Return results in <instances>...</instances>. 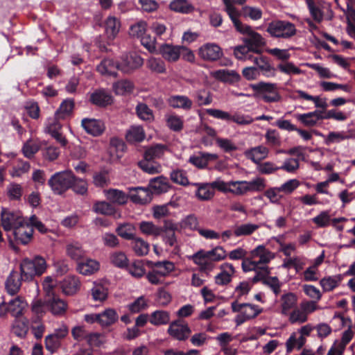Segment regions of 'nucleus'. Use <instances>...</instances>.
<instances>
[{"mask_svg": "<svg viewBox=\"0 0 355 355\" xmlns=\"http://www.w3.org/2000/svg\"><path fill=\"white\" fill-rule=\"evenodd\" d=\"M47 184L57 196H63L69 190L80 196L87 195L88 191L87 181L77 177L71 170L55 172L49 179Z\"/></svg>", "mask_w": 355, "mask_h": 355, "instance_id": "obj_1", "label": "nucleus"}, {"mask_svg": "<svg viewBox=\"0 0 355 355\" xmlns=\"http://www.w3.org/2000/svg\"><path fill=\"white\" fill-rule=\"evenodd\" d=\"M19 268L24 282H31L45 272L46 262L41 256H35L33 259L26 257L21 261Z\"/></svg>", "mask_w": 355, "mask_h": 355, "instance_id": "obj_2", "label": "nucleus"}, {"mask_svg": "<svg viewBox=\"0 0 355 355\" xmlns=\"http://www.w3.org/2000/svg\"><path fill=\"white\" fill-rule=\"evenodd\" d=\"M250 87L254 92V96L263 100L265 103H277L282 99L276 83L261 81L251 85Z\"/></svg>", "mask_w": 355, "mask_h": 355, "instance_id": "obj_3", "label": "nucleus"}, {"mask_svg": "<svg viewBox=\"0 0 355 355\" xmlns=\"http://www.w3.org/2000/svg\"><path fill=\"white\" fill-rule=\"evenodd\" d=\"M34 230L28 220L24 221L21 225L16 227L12 231L14 240L8 236L10 247L15 251H18L19 248L17 245H28L33 238Z\"/></svg>", "mask_w": 355, "mask_h": 355, "instance_id": "obj_4", "label": "nucleus"}, {"mask_svg": "<svg viewBox=\"0 0 355 355\" xmlns=\"http://www.w3.org/2000/svg\"><path fill=\"white\" fill-rule=\"evenodd\" d=\"M231 307L234 313H239L235 318L237 326L256 318L262 311V309H259L257 305L250 303L239 304L237 300L232 302Z\"/></svg>", "mask_w": 355, "mask_h": 355, "instance_id": "obj_5", "label": "nucleus"}, {"mask_svg": "<svg viewBox=\"0 0 355 355\" xmlns=\"http://www.w3.org/2000/svg\"><path fill=\"white\" fill-rule=\"evenodd\" d=\"M266 31L273 37L288 39L296 34L297 29L288 21L274 20L268 24Z\"/></svg>", "mask_w": 355, "mask_h": 355, "instance_id": "obj_6", "label": "nucleus"}, {"mask_svg": "<svg viewBox=\"0 0 355 355\" xmlns=\"http://www.w3.org/2000/svg\"><path fill=\"white\" fill-rule=\"evenodd\" d=\"M240 33L245 35L243 42L250 47L252 52L261 53V49L266 44L265 39L257 32L252 30L249 25L242 24L239 29Z\"/></svg>", "mask_w": 355, "mask_h": 355, "instance_id": "obj_7", "label": "nucleus"}, {"mask_svg": "<svg viewBox=\"0 0 355 355\" xmlns=\"http://www.w3.org/2000/svg\"><path fill=\"white\" fill-rule=\"evenodd\" d=\"M26 219L20 211L3 208L1 212V222L6 232L13 231L16 227L21 225Z\"/></svg>", "mask_w": 355, "mask_h": 355, "instance_id": "obj_8", "label": "nucleus"}, {"mask_svg": "<svg viewBox=\"0 0 355 355\" xmlns=\"http://www.w3.org/2000/svg\"><path fill=\"white\" fill-rule=\"evenodd\" d=\"M144 64V59L136 52L123 55L119 61V71L125 74H131Z\"/></svg>", "mask_w": 355, "mask_h": 355, "instance_id": "obj_9", "label": "nucleus"}, {"mask_svg": "<svg viewBox=\"0 0 355 355\" xmlns=\"http://www.w3.org/2000/svg\"><path fill=\"white\" fill-rule=\"evenodd\" d=\"M205 112L209 116L218 119L224 120L226 121H233L239 125H248L252 122V119H247L243 115H231L227 112H225L218 109H206Z\"/></svg>", "mask_w": 355, "mask_h": 355, "instance_id": "obj_10", "label": "nucleus"}, {"mask_svg": "<svg viewBox=\"0 0 355 355\" xmlns=\"http://www.w3.org/2000/svg\"><path fill=\"white\" fill-rule=\"evenodd\" d=\"M167 332L176 340H185L191 331L187 324H183L181 320H177L170 324Z\"/></svg>", "mask_w": 355, "mask_h": 355, "instance_id": "obj_11", "label": "nucleus"}, {"mask_svg": "<svg viewBox=\"0 0 355 355\" xmlns=\"http://www.w3.org/2000/svg\"><path fill=\"white\" fill-rule=\"evenodd\" d=\"M199 56L207 61H216L223 55L222 49L216 44H206L199 49Z\"/></svg>", "mask_w": 355, "mask_h": 355, "instance_id": "obj_12", "label": "nucleus"}, {"mask_svg": "<svg viewBox=\"0 0 355 355\" xmlns=\"http://www.w3.org/2000/svg\"><path fill=\"white\" fill-rule=\"evenodd\" d=\"M128 199L139 205H145L148 203L150 200V191L147 188L137 187H130L128 189Z\"/></svg>", "mask_w": 355, "mask_h": 355, "instance_id": "obj_13", "label": "nucleus"}, {"mask_svg": "<svg viewBox=\"0 0 355 355\" xmlns=\"http://www.w3.org/2000/svg\"><path fill=\"white\" fill-rule=\"evenodd\" d=\"M81 126L87 134L94 137L101 135L105 129L103 121L96 119H83L81 121Z\"/></svg>", "mask_w": 355, "mask_h": 355, "instance_id": "obj_14", "label": "nucleus"}, {"mask_svg": "<svg viewBox=\"0 0 355 355\" xmlns=\"http://www.w3.org/2000/svg\"><path fill=\"white\" fill-rule=\"evenodd\" d=\"M49 311L55 316H62L67 312V303L59 297L53 295L47 299Z\"/></svg>", "mask_w": 355, "mask_h": 355, "instance_id": "obj_15", "label": "nucleus"}, {"mask_svg": "<svg viewBox=\"0 0 355 355\" xmlns=\"http://www.w3.org/2000/svg\"><path fill=\"white\" fill-rule=\"evenodd\" d=\"M89 101L96 106L105 107L112 104V96L103 89H96L90 94Z\"/></svg>", "mask_w": 355, "mask_h": 355, "instance_id": "obj_16", "label": "nucleus"}, {"mask_svg": "<svg viewBox=\"0 0 355 355\" xmlns=\"http://www.w3.org/2000/svg\"><path fill=\"white\" fill-rule=\"evenodd\" d=\"M226 257V251L221 246H217L209 251L200 250L195 253L196 258H207L212 262L223 260Z\"/></svg>", "mask_w": 355, "mask_h": 355, "instance_id": "obj_17", "label": "nucleus"}, {"mask_svg": "<svg viewBox=\"0 0 355 355\" xmlns=\"http://www.w3.org/2000/svg\"><path fill=\"white\" fill-rule=\"evenodd\" d=\"M180 46L169 44H162L158 49V53L168 62H176L180 57Z\"/></svg>", "mask_w": 355, "mask_h": 355, "instance_id": "obj_18", "label": "nucleus"}, {"mask_svg": "<svg viewBox=\"0 0 355 355\" xmlns=\"http://www.w3.org/2000/svg\"><path fill=\"white\" fill-rule=\"evenodd\" d=\"M22 281L24 280L21 273L16 270H12L5 283L7 292L11 295L17 293L21 288Z\"/></svg>", "mask_w": 355, "mask_h": 355, "instance_id": "obj_19", "label": "nucleus"}, {"mask_svg": "<svg viewBox=\"0 0 355 355\" xmlns=\"http://www.w3.org/2000/svg\"><path fill=\"white\" fill-rule=\"evenodd\" d=\"M119 61H114L112 59H103L97 66V71L102 75L116 76L117 71H119Z\"/></svg>", "mask_w": 355, "mask_h": 355, "instance_id": "obj_20", "label": "nucleus"}, {"mask_svg": "<svg viewBox=\"0 0 355 355\" xmlns=\"http://www.w3.org/2000/svg\"><path fill=\"white\" fill-rule=\"evenodd\" d=\"M218 158L216 154L202 153L198 155L191 156L189 162L198 168H205L209 162L216 161Z\"/></svg>", "mask_w": 355, "mask_h": 355, "instance_id": "obj_21", "label": "nucleus"}, {"mask_svg": "<svg viewBox=\"0 0 355 355\" xmlns=\"http://www.w3.org/2000/svg\"><path fill=\"white\" fill-rule=\"evenodd\" d=\"M31 311L33 313V321L36 322L42 321L46 313L49 311L47 299H35L31 303Z\"/></svg>", "mask_w": 355, "mask_h": 355, "instance_id": "obj_22", "label": "nucleus"}, {"mask_svg": "<svg viewBox=\"0 0 355 355\" xmlns=\"http://www.w3.org/2000/svg\"><path fill=\"white\" fill-rule=\"evenodd\" d=\"M168 105L173 108L190 110L193 105V101L187 96L173 95L168 99Z\"/></svg>", "mask_w": 355, "mask_h": 355, "instance_id": "obj_23", "label": "nucleus"}, {"mask_svg": "<svg viewBox=\"0 0 355 355\" xmlns=\"http://www.w3.org/2000/svg\"><path fill=\"white\" fill-rule=\"evenodd\" d=\"M100 268L98 261L91 259H83L77 264V270L82 275H91Z\"/></svg>", "mask_w": 355, "mask_h": 355, "instance_id": "obj_24", "label": "nucleus"}, {"mask_svg": "<svg viewBox=\"0 0 355 355\" xmlns=\"http://www.w3.org/2000/svg\"><path fill=\"white\" fill-rule=\"evenodd\" d=\"M251 256L252 258L259 257V260L257 261V265L268 263L275 258V254L266 249L263 245H259L252 250Z\"/></svg>", "mask_w": 355, "mask_h": 355, "instance_id": "obj_25", "label": "nucleus"}, {"mask_svg": "<svg viewBox=\"0 0 355 355\" xmlns=\"http://www.w3.org/2000/svg\"><path fill=\"white\" fill-rule=\"evenodd\" d=\"M214 77L223 83L234 84L241 80V76L234 70L219 69L214 72Z\"/></svg>", "mask_w": 355, "mask_h": 355, "instance_id": "obj_26", "label": "nucleus"}, {"mask_svg": "<svg viewBox=\"0 0 355 355\" xmlns=\"http://www.w3.org/2000/svg\"><path fill=\"white\" fill-rule=\"evenodd\" d=\"M62 292L67 295L75 294L80 287V281L75 276H67L61 282Z\"/></svg>", "mask_w": 355, "mask_h": 355, "instance_id": "obj_27", "label": "nucleus"}, {"mask_svg": "<svg viewBox=\"0 0 355 355\" xmlns=\"http://www.w3.org/2000/svg\"><path fill=\"white\" fill-rule=\"evenodd\" d=\"M268 153V149L263 146L251 148L244 152L245 156L255 164H258L261 160L265 159Z\"/></svg>", "mask_w": 355, "mask_h": 355, "instance_id": "obj_28", "label": "nucleus"}, {"mask_svg": "<svg viewBox=\"0 0 355 355\" xmlns=\"http://www.w3.org/2000/svg\"><path fill=\"white\" fill-rule=\"evenodd\" d=\"M254 63L259 71H261L262 74L266 77H272L275 75V69L272 67L267 57H255L254 58Z\"/></svg>", "mask_w": 355, "mask_h": 355, "instance_id": "obj_29", "label": "nucleus"}, {"mask_svg": "<svg viewBox=\"0 0 355 355\" xmlns=\"http://www.w3.org/2000/svg\"><path fill=\"white\" fill-rule=\"evenodd\" d=\"M170 321V313L167 311L157 310L151 313L149 322L155 326L166 324Z\"/></svg>", "mask_w": 355, "mask_h": 355, "instance_id": "obj_30", "label": "nucleus"}, {"mask_svg": "<svg viewBox=\"0 0 355 355\" xmlns=\"http://www.w3.org/2000/svg\"><path fill=\"white\" fill-rule=\"evenodd\" d=\"M107 199L112 203L124 205L128 201V196L122 191L110 189L105 191Z\"/></svg>", "mask_w": 355, "mask_h": 355, "instance_id": "obj_31", "label": "nucleus"}, {"mask_svg": "<svg viewBox=\"0 0 355 355\" xmlns=\"http://www.w3.org/2000/svg\"><path fill=\"white\" fill-rule=\"evenodd\" d=\"M145 132L141 126H131L125 134L128 142L135 144L141 142L145 139Z\"/></svg>", "mask_w": 355, "mask_h": 355, "instance_id": "obj_32", "label": "nucleus"}, {"mask_svg": "<svg viewBox=\"0 0 355 355\" xmlns=\"http://www.w3.org/2000/svg\"><path fill=\"white\" fill-rule=\"evenodd\" d=\"M149 186L156 193L167 192L170 188L168 180L164 176H159L152 178L150 180Z\"/></svg>", "mask_w": 355, "mask_h": 355, "instance_id": "obj_33", "label": "nucleus"}, {"mask_svg": "<svg viewBox=\"0 0 355 355\" xmlns=\"http://www.w3.org/2000/svg\"><path fill=\"white\" fill-rule=\"evenodd\" d=\"M137 164L143 171L149 174L159 173L162 169V166L158 162L144 157L138 162Z\"/></svg>", "mask_w": 355, "mask_h": 355, "instance_id": "obj_34", "label": "nucleus"}, {"mask_svg": "<svg viewBox=\"0 0 355 355\" xmlns=\"http://www.w3.org/2000/svg\"><path fill=\"white\" fill-rule=\"evenodd\" d=\"M282 313L288 315L289 311L294 308L297 303V297L293 293H287L281 296Z\"/></svg>", "mask_w": 355, "mask_h": 355, "instance_id": "obj_35", "label": "nucleus"}, {"mask_svg": "<svg viewBox=\"0 0 355 355\" xmlns=\"http://www.w3.org/2000/svg\"><path fill=\"white\" fill-rule=\"evenodd\" d=\"M120 21L114 17H108L105 20V31L107 37L114 39L119 31Z\"/></svg>", "mask_w": 355, "mask_h": 355, "instance_id": "obj_36", "label": "nucleus"}, {"mask_svg": "<svg viewBox=\"0 0 355 355\" xmlns=\"http://www.w3.org/2000/svg\"><path fill=\"white\" fill-rule=\"evenodd\" d=\"M74 106L75 103L73 99H65L60 105V107L55 112V115L58 119H64L72 113Z\"/></svg>", "mask_w": 355, "mask_h": 355, "instance_id": "obj_37", "label": "nucleus"}, {"mask_svg": "<svg viewBox=\"0 0 355 355\" xmlns=\"http://www.w3.org/2000/svg\"><path fill=\"white\" fill-rule=\"evenodd\" d=\"M166 149L164 144H155L148 148L144 153V158L155 160L162 157Z\"/></svg>", "mask_w": 355, "mask_h": 355, "instance_id": "obj_38", "label": "nucleus"}, {"mask_svg": "<svg viewBox=\"0 0 355 355\" xmlns=\"http://www.w3.org/2000/svg\"><path fill=\"white\" fill-rule=\"evenodd\" d=\"M119 316L113 309H107L100 313V324L102 327H109L118 320Z\"/></svg>", "mask_w": 355, "mask_h": 355, "instance_id": "obj_39", "label": "nucleus"}, {"mask_svg": "<svg viewBox=\"0 0 355 355\" xmlns=\"http://www.w3.org/2000/svg\"><path fill=\"white\" fill-rule=\"evenodd\" d=\"M67 254L72 259L78 261H81L85 255V252L83 250L80 243H70L67 245Z\"/></svg>", "mask_w": 355, "mask_h": 355, "instance_id": "obj_40", "label": "nucleus"}, {"mask_svg": "<svg viewBox=\"0 0 355 355\" xmlns=\"http://www.w3.org/2000/svg\"><path fill=\"white\" fill-rule=\"evenodd\" d=\"M110 263L116 268L124 269L128 268L129 259L123 252H114L110 254Z\"/></svg>", "mask_w": 355, "mask_h": 355, "instance_id": "obj_41", "label": "nucleus"}, {"mask_svg": "<svg viewBox=\"0 0 355 355\" xmlns=\"http://www.w3.org/2000/svg\"><path fill=\"white\" fill-rule=\"evenodd\" d=\"M93 210L103 215L112 216L116 213V209L112 203L106 201H98L94 204Z\"/></svg>", "mask_w": 355, "mask_h": 355, "instance_id": "obj_42", "label": "nucleus"}, {"mask_svg": "<svg viewBox=\"0 0 355 355\" xmlns=\"http://www.w3.org/2000/svg\"><path fill=\"white\" fill-rule=\"evenodd\" d=\"M135 226L131 223L119 224L116 229V232L121 238L126 240H132L135 238Z\"/></svg>", "mask_w": 355, "mask_h": 355, "instance_id": "obj_43", "label": "nucleus"}, {"mask_svg": "<svg viewBox=\"0 0 355 355\" xmlns=\"http://www.w3.org/2000/svg\"><path fill=\"white\" fill-rule=\"evenodd\" d=\"M171 10L187 14L193 10V6L187 0H173L169 4Z\"/></svg>", "mask_w": 355, "mask_h": 355, "instance_id": "obj_44", "label": "nucleus"}, {"mask_svg": "<svg viewBox=\"0 0 355 355\" xmlns=\"http://www.w3.org/2000/svg\"><path fill=\"white\" fill-rule=\"evenodd\" d=\"M342 279L343 277L341 275L324 277L320 280V284L324 291H331L338 286V284L342 281Z\"/></svg>", "mask_w": 355, "mask_h": 355, "instance_id": "obj_45", "label": "nucleus"}, {"mask_svg": "<svg viewBox=\"0 0 355 355\" xmlns=\"http://www.w3.org/2000/svg\"><path fill=\"white\" fill-rule=\"evenodd\" d=\"M132 245L135 253L137 256L146 255L149 252L150 245L148 243L141 238L135 237L132 239Z\"/></svg>", "mask_w": 355, "mask_h": 355, "instance_id": "obj_46", "label": "nucleus"}, {"mask_svg": "<svg viewBox=\"0 0 355 355\" xmlns=\"http://www.w3.org/2000/svg\"><path fill=\"white\" fill-rule=\"evenodd\" d=\"M310 14L315 21L320 23L323 20L324 12L314 0H306Z\"/></svg>", "mask_w": 355, "mask_h": 355, "instance_id": "obj_47", "label": "nucleus"}, {"mask_svg": "<svg viewBox=\"0 0 355 355\" xmlns=\"http://www.w3.org/2000/svg\"><path fill=\"white\" fill-rule=\"evenodd\" d=\"M134 89L132 82L128 80H121L113 85V89L116 94L123 95L126 93H130Z\"/></svg>", "mask_w": 355, "mask_h": 355, "instance_id": "obj_48", "label": "nucleus"}, {"mask_svg": "<svg viewBox=\"0 0 355 355\" xmlns=\"http://www.w3.org/2000/svg\"><path fill=\"white\" fill-rule=\"evenodd\" d=\"M224 3L225 5V11L231 19L235 28L239 29V26H241L243 23L239 19V14L236 8L232 4L230 0H224Z\"/></svg>", "mask_w": 355, "mask_h": 355, "instance_id": "obj_49", "label": "nucleus"}, {"mask_svg": "<svg viewBox=\"0 0 355 355\" xmlns=\"http://www.w3.org/2000/svg\"><path fill=\"white\" fill-rule=\"evenodd\" d=\"M147 67L153 72L164 73L166 72V65L161 58H150L146 62Z\"/></svg>", "mask_w": 355, "mask_h": 355, "instance_id": "obj_50", "label": "nucleus"}, {"mask_svg": "<svg viewBox=\"0 0 355 355\" xmlns=\"http://www.w3.org/2000/svg\"><path fill=\"white\" fill-rule=\"evenodd\" d=\"M352 135H346L344 132H330L324 139V144L329 146L334 143H340V141L352 138Z\"/></svg>", "mask_w": 355, "mask_h": 355, "instance_id": "obj_51", "label": "nucleus"}, {"mask_svg": "<svg viewBox=\"0 0 355 355\" xmlns=\"http://www.w3.org/2000/svg\"><path fill=\"white\" fill-rule=\"evenodd\" d=\"M306 341V340L304 336H300L297 339H296L295 334H293L286 340V352L288 354L291 353L295 345H297V349H300L305 345Z\"/></svg>", "mask_w": 355, "mask_h": 355, "instance_id": "obj_52", "label": "nucleus"}, {"mask_svg": "<svg viewBox=\"0 0 355 355\" xmlns=\"http://www.w3.org/2000/svg\"><path fill=\"white\" fill-rule=\"evenodd\" d=\"M171 180L175 184L187 186L189 184L187 173L182 169H176L171 171L170 174Z\"/></svg>", "mask_w": 355, "mask_h": 355, "instance_id": "obj_53", "label": "nucleus"}, {"mask_svg": "<svg viewBox=\"0 0 355 355\" xmlns=\"http://www.w3.org/2000/svg\"><path fill=\"white\" fill-rule=\"evenodd\" d=\"M141 232L146 235H153L157 236L160 235L159 227L154 225L152 222L142 221L139 224Z\"/></svg>", "mask_w": 355, "mask_h": 355, "instance_id": "obj_54", "label": "nucleus"}, {"mask_svg": "<svg viewBox=\"0 0 355 355\" xmlns=\"http://www.w3.org/2000/svg\"><path fill=\"white\" fill-rule=\"evenodd\" d=\"M194 98L196 103L200 107L210 105L213 101L211 94L204 89L196 92Z\"/></svg>", "mask_w": 355, "mask_h": 355, "instance_id": "obj_55", "label": "nucleus"}, {"mask_svg": "<svg viewBox=\"0 0 355 355\" xmlns=\"http://www.w3.org/2000/svg\"><path fill=\"white\" fill-rule=\"evenodd\" d=\"M31 168V165L28 162L18 160L17 165L14 166L10 171V175L12 177H20L23 174L26 173Z\"/></svg>", "mask_w": 355, "mask_h": 355, "instance_id": "obj_56", "label": "nucleus"}, {"mask_svg": "<svg viewBox=\"0 0 355 355\" xmlns=\"http://www.w3.org/2000/svg\"><path fill=\"white\" fill-rule=\"evenodd\" d=\"M137 116L144 121H150L153 119V111L144 103H139L136 107Z\"/></svg>", "mask_w": 355, "mask_h": 355, "instance_id": "obj_57", "label": "nucleus"}, {"mask_svg": "<svg viewBox=\"0 0 355 355\" xmlns=\"http://www.w3.org/2000/svg\"><path fill=\"white\" fill-rule=\"evenodd\" d=\"M175 269L174 263L170 261H160V265L155 268V272L158 273L161 277H164L170 274Z\"/></svg>", "mask_w": 355, "mask_h": 355, "instance_id": "obj_58", "label": "nucleus"}, {"mask_svg": "<svg viewBox=\"0 0 355 355\" xmlns=\"http://www.w3.org/2000/svg\"><path fill=\"white\" fill-rule=\"evenodd\" d=\"M191 259L193 263L200 266V271L201 272H209L211 271L214 268V262L211 261L207 258H196L195 254L191 257Z\"/></svg>", "mask_w": 355, "mask_h": 355, "instance_id": "obj_59", "label": "nucleus"}, {"mask_svg": "<svg viewBox=\"0 0 355 355\" xmlns=\"http://www.w3.org/2000/svg\"><path fill=\"white\" fill-rule=\"evenodd\" d=\"M198 224L197 217L194 214H189L181 221L180 227L183 229L198 231Z\"/></svg>", "mask_w": 355, "mask_h": 355, "instance_id": "obj_60", "label": "nucleus"}, {"mask_svg": "<svg viewBox=\"0 0 355 355\" xmlns=\"http://www.w3.org/2000/svg\"><path fill=\"white\" fill-rule=\"evenodd\" d=\"M168 127L175 132H180L183 129L184 121L180 116L171 115L166 119Z\"/></svg>", "mask_w": 355, "mask_h": 355, "instance_id": "obj_61", "label": "nucleus"}, {"mask_svg": "<svg viewBox=\"0 0 355 355\" xmlns=\"http://www.w3.org/2000/svg\"><path fill=\"white\" fill-rule=\"evenodd\" d=\"M259 228V225L254 224H243L238 226L234 230V234L236 236H248L252 234L254 231Z\"/></svg>", "mask_w": 355, "mask_h": 355, "instance_id": "obj_62", "label": "nucleus"}, {"mask_svg": "<svg viewBox=\"0 0 355 355\" xmlns=\"http://www.w3.org/2000/svg\"><path fill=\"white\" fill-rule=\"evenodd\" d=\"M252 52L250 47L248 44L239 45L234 49V55L239 60L251 59L252 56L249 53Z\"/></svg>", "mask_w": 355, "mask_h": 355, "instance_id": "obj_63", "label": "nucleus"}, {"mask_svg": "<svg viewBox=\"0 0 355 355\" xmlns=\"http://www.w3.org/2000/svg\"><path fill=\"white\" fill-rule=\"evenodd\" d=\"M216 143L225 153H231L238 149V147L229 139L217 137Z\"/></svg>", "mask_w": 355, "mask_h": 355, "instance_id": "obj_64", "label": "nucleus"}]
</instances>
